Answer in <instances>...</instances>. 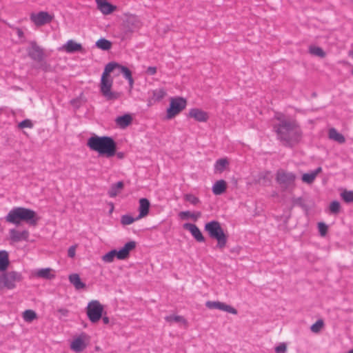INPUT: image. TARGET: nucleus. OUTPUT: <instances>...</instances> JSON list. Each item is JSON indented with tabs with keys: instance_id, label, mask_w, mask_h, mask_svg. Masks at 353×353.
Here are the masks:
<instances>
[{
	"instance_id": "1",
	"label": "nucleus",
	"mask_w": 353,
	"mask_h": 353,
	"mask_svg": "<svg viewBox=\"0 0 353 353\" xmlns=\"http://www.w3.org/2000/svg\"><path fill=\"white\" fill-rule=\"evenodd\" d=\"M279 123L273 126L277 139L286 147H293L301 139L302 131L295 120L287 119L283 117L276 118Z\"/></svg>"
},
{
	"instance_id": "2",
	"label": "nucleus",
	"mask_w": 353,
	"mask_h": 353,
	"mask_svg": "<svg viewBox=\"0 0 353 353\" xmlns=\"http://www.w3.org/2000/svg\"><path fill=\"white\" fill-rule=\"evenodd\" d=\"M87 145L91 150L98 152L99 156L110 158L116 154L117 144L110 137L92 136L88 139Z\"/></svg>"
},
{
	"instance_id": "3",
	"label": "nucleus",
	"mask_w": 353,
	"mask_h": 353,
	"mask_svg": "<svg viewBox=\"0 0 353 353\" xmlns=\"http://www.w3.org/2000/svg\"><path fill=\"white\" fill-rule=\"evenodd\" d=\"M6 222L19 225L25 222L31 226H36L39 220L37 213L32 209L14 207L5 216Z\"/></svg>"
},
{
	"instance_id": "4",
	"label": "nucleus",
	"mask_w": 353,
	"mask_h": 353,
	"mask_svg": "<svg viewBox=\"0 0 353 353\" xmlns=\"http://www.w3.org/2000/svg\"><path fill=\"white\" fill-rule=\"evenodd\" d=\"M118 65L117 63L115 62H110L108 63L104 69V71L102 74L101 83H100V91L102 95L108 101H113L119 98L120 94L117 92H113L111 90L112 86V79H109V74L116 68V66Z\"/></svg>"
},
{
	"instance_id": "5",
	"label": "nucleus",
	"mask_w": 353,
	"mask_h": 353,
	"mask_svg": "<svg viewBox=\"0 0 353 353\" xmlns=\"http://www.w3.org/2000/svg\"><path fill=\"white\" fill-rule=\"evenodd\" d=\"M204 229L210 238L217 241L216 247L219 249L222 250L225 247L228 236L218 221H211L205 223Z\"/></svg>"
},
{
	"instance_id": "6",
	"label": "nucleus",
	"mask_w": 353,
	"mask_h": 353,
	"mask_svg": "<svg viewBox=\"0 0 353 353\" xmlns=\"http://www.w3.org/2000/svg\"><path fill=\"white\" fill-rule=\"evenodd\" d=\"M296 178L295 174L283 169L279 170L276 174V181L283 190H287L293 186Z\"/></svg>"
},
{
	"instance_id": "7",
	"label": "nucleus",
	"mask_w": 353,
	"mask_h": 353,
	"mask_svg": "<svg viewBox=\"0 0 353 353\" xmlns=\"http://www.w3.org/2000/svg\"><path fill=\"white\" fill-rule=\"evenodd\" d=\"M103 311V305L97 300L91 301L86 307L87 316L92 323H97L100 320Z\"/></svg>"
},
{
	"instance_id": "8",
	"label": "nucleus",
	"mask_w": 353,
	"mask_h": 353,
	"mask_svg": "<svg viewBox=\"0 0 353 353\" xmlns=\"http://www.w3.org/2000/svg\"><path fill=\"white\" fill-rule=\"evenodd\" d=\"M187 101L183 97H175L170 99V106L167 109L168 119H171L184 110L186 107Z\"/></svg>"
},
{
	"instance_id": "9",
	"label": "nucleus",
	"mask_w": 353,
	"mask_h": 353,
	"mask_svg": "<svg viewBox=\"0 0 353 353\" xmlns=\"http://www.w3.org/2000/svg\"><path fill=\"white\" fill-rule=\"evenodd\" d=\"M26 51L28 57L33 61L41 63L45 58L43 49L41 48L35 41H30Z\"/></svg>"
},
{
	"instance_id": "10",
	"label": "nucleus",
	"mask_w": 353,
	"mask_h": 353,
	"mask_svg": "<svg viewBox=\"0 0 353 353\" xmlns=\"http://www.w3.org/2000/svg\"><path fill=\"white\" fill-rule=\"evenodd\" d=\"M141 27V21L137 16L126 14L123 21V28L125 34L132 33Z\"/></svg>"
},
{
	"instance_id": "11",
	"label": "nucleus",
	"mask_w": 353,
	"mask_h": 353,
	"mask_svg": "<svg viewBox=\"0 0 353 353\" xmlns=\"http://www.w3.org/2000/svg\"><path fill=\"white\" fill-rule=\"evenodd\" d=\"M22 279L21 273L16 271L8 272L3 274L2 282L8 289H13L16 286V282H19Z\"/></svg>"
},
{
	"instance_id": "12",
	"label": "nucleus",
	"mask_w": 353,
	"mask_h": 353,
	"mask_svg": "<svg viewBox=\"0 0 353 353\" xmlns=\"http://www.w3.org/2000/svg\"><path fill=\"white\" fill-rule=\"evenodd\" d=\"M53 16L48 12L41 11L38 13H33L30 15L31 21L37 26H41L52 21Z\"/></svg>"
},
{
	"instance_id": "13",
	"label": "nucleus",
	"mask_w": 353,
	"mask_h": 353,
	"mask_svg": "<svg viewBox=\"0 0 353 353\" xmlns=\"http://www.w3.org/2000/svg\"><path fill=\"white\" fill-rule=\"evenodd\" d=\"M30 236V232L27 230H18L17 229H10L9 230V237L10 241L14 243L22 241H28Z\"/></svg>"
},
{
	"instance_id": "14",
	"label": "nucleus",
	"mask_w": 353,
	"mask_h": 353,
	"mask_svg": "<svg viewBox=\"0 0 353 353\" xmlns=\"http://www.w3.org/2000/svg\"><path fill=\"white\" fill-rule=\"evenodd\" d=\"M87 338V335L85 333H82L77 338L74 339L70 344V348L75 352H82L87 346L85 340Z\"/></svg>"
},
{
	"instance_id": "15",
	"label": "nucleus",
	"mask_w": 353,
	"mask_h": 353,
	"mask_svg": "<svg viewBox=\"0 0 353 353\" xmlns=\"http://www.w3.org/2000/svg\"><path fill=\"white\" fill-rule=\"evenodd\" d=\"M183 227L184 229L188 230L191 233L196 241L204 242L205 241L201 230L195 224L186 223L183 224Z\"/></svg>"
},
{
	"instance_id": "16",
	"label": "nucleus",
	"mask_w": 353,
	"mask_h": 353,
	"mask_svg": "<svg viewBox=\"0 0 353 353\" xmlns=\"http://www.w3.org/2000/svg\"><path fill=\"white\" fill-rule=\"evenodd\" d=\"M95 1L97 9L105 15L110 14L117 10V6L111 4L107 0H95Z\"/></svg>"
},
{
	"instance_id": "17",
	"label": "nucleus",
	"mask_w": 353,
	"mask_h": 353,
	"mask_svg": "<svg viewBox=\"0 0 353 353\" xmlns=\"http://www.w3.org/2000/svg\"><path fill=\"white\" fill-rule=\"evenodd\" d=\"M136 242L130 241L126 243L124 246L119 250H117V259L119 260H124L129 256L130 252L136 248Z\"/></svg>"
},
{
	"instance_id": "18",
	"label": "nucleus",
	"mask_w": 353,
	"mask_h": 353,
	"mask_svg": "<svg viewBox=\"0 0 353 353\" xmlns=\"http://www.w3.org/2000/svg\"><path fill=\"white\" fill-rule=\"evenodd\" d=\"M64 50L68 53H74L76 52H83V46L81 43H77L70 39L68 40L63 46Z\"/></svg>"
},
{
	"instance_id": "19",
	"label": "nucleus",
	"mask_w": 353,
	"mask_h": 353,
	"mask_svg": "<svg viewBox=\"0 0 353 353\" xmlns=\"http://www.w3.org/2000/svg\"><path fill=\"white\" fill-rule=\"evenodd\" d=\"M189 117L199 122H205L208 119L207 112L199 108H192L189 112Z\"/></svg>"
},
{
	"instance_id": "20",
	"label": "nucleus",
	"mask_w": 353,
	"mask_h": 353,
	"mask_svg": "<svg viewBox=\"0 0 353 353\" xmlns=\"http://www.w3.org/2000/svg\"><path fill=\"white\" fill-rule=\"evenodd\" d=\"M150 203L148 199L141 198L139 199V212L137 219H141L146 216L149 213Z\"/></svg>"
},
{
	"instance_id": "21",
	"label": "nucleus",
	"mask_w": 353,
	"mask_h": 353,
	"mask_svg": "<svg viewBox=\"0 0 353 353\" xmlns=\"http://www.w3.org/2000/svg\"><path fill=\"white\" fill-rule=\"evenodd\" d=\"M227 188L226 182L223 180H219L214 183L212 186V192L215 195H221L225 192Z\"/></svg>"
},
{
	"instance_id": "22",
	"label": "nucleus",
	"mask_w": 353,
	"mask_h": 353,
	"mask_svg": "<svg viewBox=\"0 0 353 353\" xmlns=\"http://www.w3.org/2000/svg\"><path fill=\"white\" fill-rule=\"evenodd\" d=\"M69 281L76 290H79L85 288V283L82 282L78 274H72L69 276Z\"/></svg>"
},
{
	"instance_id": "23",
	"label": "nucleus",
	"mask_w": 353,
	"mask_h": 353,
	"mask_svg": "<svg viewBox=\"0 0 353 353\" xmlns=\"http://www.w3.org/2000/svg\"><path fill=\"white\" fill-rule=\"evenodd\" d=\"M132 121V117L130 114H126L123 116L118 117L115 119V122L121 128H125L129 125Z\"/></svg>"
},
{
	"instance_id": "24",
	"label": "nucleus",
	"mask_w": 353,
	"mask_h": 353,
	"mask_svg": "<svg viewBox=\"0 0 353 353\" xmlns=\"http://www.w3.org/2000/svg\"><path fill=\"white\" fill-rule=\"evenodd\" d=\"M329 139L334 140L339 143H344L345 142V137L339 133L335 128H332L329 130L328 132Z\"/></svg>"
},
{
	"instance_id": "25",
	"label": "nucleus",
	"mask_w": 353,
	"mask_h": 353,
	"mask_svg": "<svg viewBox=\"0 0 353 353\" xmlns=\"http://www.w3.org/2000/svg\"><path fill=\"white\" fill-rule=\"evenodd\" d=\"M124 184L122 181H118L116 183L112 184L110 190H108V195L110 197H115L123 189Z\"/></svg>"
},
{
	"instance_id": "26",
	"label": "nucleus",
	"mask_w": 353,
	"mask_h": 353,
	"mask_svg": "<svg viewBox=\"0 0 353 353\" xmlns=\"http://www.w3.org/2000/svg\"><path fill=\"white\" fill-rule=\"evenodd\" d=\"M52 269L50 268H42L37 270L35 273V276L39 278L46 279H52L54 278V274L51 273Z\"/></svg>"
},
{
	"instance_id": "27",
	"label": "nucleus",
	"mask_w": 353,
	"mask_h": 353,
	"mask_svg": "<svg viewBox=\"0 0 353 353\" xmlns=\"http://www.w3.org/2000/svg\"><path fill=\"white\" fill-rule=\"evenodd\" d=\"M179 216L181 219H186L188 218L192 219L196 221L201 216V212H191L190 211H182L179 213Z\"/></svg>"
},
{
	"instance_id": "28",
	"label": "nucleus",
	"mask_w": 353,
	"mask_h": 353,
	"mask_svg": "<svg viewBox=\"0 0 353 353\" xmlns=\"http://www.w3.org/2000/svg\"><path fill=\"white\" fill-rule=\"evenodd\" d=\"M9 265L8 254L5 250L0 251V271H4Z\"/></svg>"
},
{
	"instance_id": "29",
	"label": "nucleus",
	"mask_w": 353,
	"mask_h": 353,
	"mask_svg": "<svg viewBox=\"0 0 353 353\" xmlns=\"http://www.w3.org/2000/svg\"><path fill=\"white\" fill-rule=\"evenodd\" d=\"M118 65L116 66V68H119L121 71V72L123 74L124 77L128 80L130 85L133 84V79L132 77V72L131 71L125 66L121 65L119 63H117Z\"/></svg>"
},
{
	"instance_id": "30",
	"label": "nucleus",
	"mask_w": 353,
	"mask_h": 353,
	"mask_svg": "<svg viewBox=\"0 0 353 353\" xmlns=\"http://www.w3.org/2000/svg\"><path fill=\"white\" fill-rule=\"evenodd\" d=\"M228 165L229 162L227 159H219L216 161L214 164V170L216 172L221 173L225 170Z\"/></svg>"
},
{
	"instance_id": "31",
	"label": "nucleus",
	"mask_w": 353,
	"mask_h": 353,
	"mask_svg": "<svg viewBox=\"0 0 353 353\" xmlns=\"http://www.w3.org/2000/svg\"><path fill=\"white\" fill-rule=\"evenodd\" d=\"M96 46L103 50H108L112 47V43L104 38H101L96 42Z\"/></svg>"
},
{
	"instance_id": "32",
	"label": "nucleus",
	"mask_w": 353,
	"mask_h": 353,
	"mask_svg": "<svg viewBox=\"0 0 353 353\" xmlns=\"http://www.w3.org/2000/svg\"><path fill=\"white\" fill-rule=\"evenodd\" d=\"M309 52L314 56L323 58L325 57V52L323 51V50L318 46H311L309 48Z\"/></svg>"
},
{
	"instance_id": "33",
	"label": "nucleus",
	"mask_w": 353,
	"mask_h": 353,
	"mask_svg": "<svg viewBox=\"0 0 353 353\" xmlns=\"http://www.w3.org/2000/svg\"><path fill=\"white\" fill-rule=\"evenodd\" d=\"M217 310L225 311V312H227L232 314H237V310L235 308H234L233 307H232L229 305H227L223 302H220V301L218 302V309Z\"/></svg>"
},
{
	"instance_id": "34",
	"label": "nucleus",
	"mask_w": 353,
	"mask_h": 353,
	"mask_svg": "<svg viewBox=\"0 0 353 353\" xmlns=\"http://www.w3.org/2000/svg\"><path fill=\"white\" fill-rule=\"evenodd\" d=\"M23 318L26 322H32L37 319V313L32 310H26L23 313Z\"/></svg>"
},
{
	"instance_id": "35",
	"label": "nucleus",
	"mask_w": 353,
	"mask_h": 353,
	"mask_svg": "<svg viewBox=\"0 0 353 353\" xmlns=\"http://www.w3.org/2000/svg\"><path fill=\"white\" fill-rule=\"evenodd\" d=\"M114 257L117 258V250H112L102 256V260L105 263H111Z\"/></svg>"
},
{
	"instance_id": "36",
	"label": "nucleus",
	"mask_w": 353,
	"mask_h": 353,
	"mask_svg": "<svg viewBox=\"0 0 353 353\" xmlns=\"http://www.w3.org/2000/svg\"><path fill=\"white\" fill-rule=\"evenodd\" d=\"M137 216L136 218H133L132 216L129 214H125L121 216V223L123 225H127L132 223L134 221L139 220Z\"/></svg>"
},
{
	"instance_id": "37",
	"label": "nucleus",
	"mask_w": 353,
	"mask_h": 353,
	"mask_svg": "<svg viewBox=\"0 0 353 353\" xmlns=\"http://www.w3.org/2000/svg\"><path fill=\"white\" fill-rule=\"evenodd\" d=\"M341 196L346 203H353V191L344 190L341 193Z\"/></svg>"
},
{
	"instance_id": "38",
	"label": "nucleus",
	"mask_w": 353,
	"mask_h": 353,
	"mask_svg": "<svg viewBox=\"0 0 353 353\" xmlns=\"http://www.w3.org/2000/svg\"><path fill=\"white\" fill-rule=\"evenodd\" d=\"M165 319L168 322H181L183 323H186V320L182 316L177 315H170L165 317Z\"/></svg>"
},
{
	"instance_id": "39",
	"label": "nucleus",
	"mask_w": 353,
	"mask_h": 353,
	"mask_svg": "<svg viewBox=\"0 0 353 353\" xmlns=\"http://www.w3.org/2000/svg\"><path fill=\"white\" fill-rule=\"evenodd\" d=\"M323 321L322 319H319L318 321H316L315 323H314L311 326L310 330L314 333H319L323 327Z\"/></svg>"
},
{
	"instance_id": "40",
	"label": "nucleus",
	"mask_w": 353,
	"mask_h": 353,
	"mask_svg": "<svg viewBox=\"0 0 353 353\" xmlns=\"http://www.w3.org/2000/svg\"><path fill=\"white\" fill-rule=\"evenodd\" d=\"M315 179V174H313L312 172L311 173H305L302 176V181L308 184L312 183Z\"/></svg>"
},
{
	"instance_id": "41",
	"label": "nucleus",
	"mask_w": 353,
	"mask_h": 353,
	"mask_svg": "<svg viewBox=\"0 0 353 353\" xmlns=\"http://www.w3.org/2000/svg\"><path fill=\"white\" fill-rule=\"evenodd\" d=\"M184 199L186 201H188V202H190V203H192L193 205H196L199 203H200L199 199L198 197H196V196H194V194H185L184 195Z\"/></svg>"
},
{
	"instance_id": "42",
	"label": "nucleus",
	"mask_w": 353,
	"mask_h": 353,
	"mask_svg": "<svg viewBox=\"0 0 353 353\" xmlns=\"http://www.w3.org/2000/svg\"><path fill=\"white\" fill-rule=\"evenodd\" d=\"M34 126L32 121L30 119H24L18 124V128L20 129L23 128H32Z\"/></svg>"
},
{
	"instance_id": "43",
	"label": "nucleus",
	"mask_w": 353,
	"mask_h": 353,
	"mask_svg": "<svg viewBox=\"0 0 353 353\" xmlns=\"http://www.w3.org/2000/svg\"><path fill=\"white\" fill-rule=\"evenodd\" d=\"M341 205L338 201H333L330 205V210L333 214H338L340 211Z\"/></svg>"
},
{
	"instance_id": "44",
	"label": "nucleus",
	"mask_w": 353,
	"mask_h": 353,
	"mask_svg": "<svg viewBox=\"0 0 353 353\" xmlns=\"http://www.w3.org/2000/svg\"><path fill=\"white\" fill-rule=\"evenodd\" d=\"M165 95V92L162 90H155L153 91V99L156 101H160L162 99Z\"/></svg>"
},
{
	"instance_id": "45",
	"label": "nucleus",
	"mask_w": 353,
	"mask_h": 353,
	"mask_svg": "<svg viewBox=\"0 0 353 353\" xmlns=\"http://www.w3.org/2000/svg\"><path fill=\"white\" fill-rule=\"evenodd\" d=\"M318 228H319V232L321 236H325V234L327 232V229H328L327 225L323 222H320L318 223Z\"/></svg>"
},
{
	"instance_id": "46",
	"label": "nucleus",
	"mask_w": 353,
	"mask_h": 353,
	"mask_svg": "<svg viewBox=\"0 0 353 353\" xmlns=\"http://www.w3.org/2000/svg\"><path fill=\"white\" fill-rule=\"evenodd\" d=\"M286 350L287 346L284 343H280L278 346L275 347L276 353H285Z\"/></svg>"
},
{
	"instance_id": "47",
	"label": "nucleus",
	"mask_w": 353,
	"mask_h": 353,
	"mask_svg": "<svg viewBox=\"0 0 353 353\" xmlns=\"http://www.w3.org/2000/svg\"><path fill=\"white\" fill-rule=\"evenodd\" d=\"M57 312L60 314L59 318L61 319L63 316H68L69 314V310L65 308H59L57 310Z\"/></svg>"
},
{
	"instance_id": "48",
	"label": "nucleus",
	"mask_w": 353,
	"mask_h": 353,
	"mask_svg": "<svg viewBox=\"0 0 353 353\" xmlns=\"http://www.w3.org/2000/svg\"><path fill=\"white\" fill-rule=\"evenodd\" d=\"M76 245H72L69 248L68 250V256L70 258H73L75 256L76 253Z\"/></svg>"
},
{
	"instance_id": "49",
	"label": "nucleus",
	"mask_w": 353,
	"mask_h": 353,
	"mask_svg": "<svg viewBox=\"0 0 353 353\" xmlns=\"http://www.w3.org/2000/svg\"><path fill=\"white\" fill-rule=\"evenodd\" d=\"M219 301H207L206 306L209 309H218Z\"/></svg>"
},
{
	"instance_id": "50",
	"label": "nucleus",
	"mask_w": 353,
	"mask_h": 353,
	"mask_svg": "<svg viewBox=\"0 0 353 353\" xmlns=\"http://www.w3.org/2000/svg\"><path fill=\"white\" fill-rule=\"evenodd\" d=\"M157 67L155 66H149L146 70V73L149 75H154L157 73Z\"/></svg>"
},
{
	"instance_id": "51",
	"label": "nucleus",
	"mask_w": 353,
	"mask_h": 353,
	"mask_svg": "<svg viewBox=\"0 0 353 353\" xmlns=\"http://www.w3.org/2000/svg\"><path fill=\"white\" fill-rule=\"evenodd\" d=\"M17 35L19 37L21 38L23 37L24 35V33L23 32V30L20 28H18L17 30Z\"/></svg>"
},
{
	"instance_id": "52",
	"label": "nucleus",
	"mask_w": 353,
	"mask_h": 353,
	"mask_svg": "<svg viewBox=\"0 0 353 353\" xmlns=\"http://www.w3.org/2000/svg\"><path fill=\"white\" fill-rule=\"evenodd\" d=\"M322 170L321 167H318L315 170H314L312 172L313 174H315V176L316 177L317 174L320 173Z\"/></svg>"
},
{
	"instance_id": "53",
	"label": "nucleus",
	"mask_w": 353,
	"mask_h": 353,
	"mask_svg": "<svg viewBox=\"0 0 353 353\" xmlns=\"http://www.w3.org/2000/svg\"><path fill=\"white\" fill-rule=\"evenodd\" d=\"M117 157L118 159H123L124 157V153L123 152H116V154H115Z\"/></svg>"
},
{
	"instance_id": "54",
	"label": "nucleus",
	"mask_w": 353,
	"mask_h": 353,
	"mask_svg": "<svg viewBox=\"0 0 353 353\" xmlns=\"http://www.w3.org/2000/svg\"><path fill=\"white\" fill-rule=\"evenodd\" d=\"M102 319L104 324H108L110 322L109 318L108 316H103Z\"/></svg>"
},
{
	"instance_id": "55",
	"label": "nucleus",
	"mask_w": 353,
	"mask_h": 353,
	"mask_svg": "<svg viewBox=\"0 0 353 353\" xmlns=\"http://www.w3.org/2000/svg\"><path fill=\"white\" fill-rule=\"evenodd\" d=\"M348 55L350 57H351L352 58H353V50H351L349 51Z\"/></svg>"
},
{
	"instance_id": "56",
	"label": "nucleus",
	"mask_w": 353,
	"mask_h": 353,
	"mask_svg": "<svg viewBox=\"0 0 353 353\" xmlns=\"http://www.w3.org/2000/svg\"><path fill=\"white\" fill-rule=\"evenodd\" d=\"M42 68L44 70H47V64L45 63L43 65H42Z\"/></svg>"
},
{
	"instance_id": "57",
	"label": "nucleus",
	"mask_w": 353,
	"mask_h": 353,
	"mask_svg": "<svg viewBox=\"0 0 353 353\" xmlns=\"http://www.w3.org/2000/svg\"><path fill=\"white\" fill-rule=\"evenodd\" d=\"M346 353H353V349H352V350H349V351H348L347 352H346Z\"/></svg>"
},
{
	"instance_id": "58",
	"label": "nucleus",
	"mask_w": 353,
	"mask_h": 353,
	"mask_svg": "<svg viewBox=\"0 0 353 353\" xmlns=\"http://www.w3.org/2000/svg\"><path fill=\"white\" fill-rule=\"evenodd\" d=\"M352 74H353V70H352Z\"/></svg>"
}]
</instances>
